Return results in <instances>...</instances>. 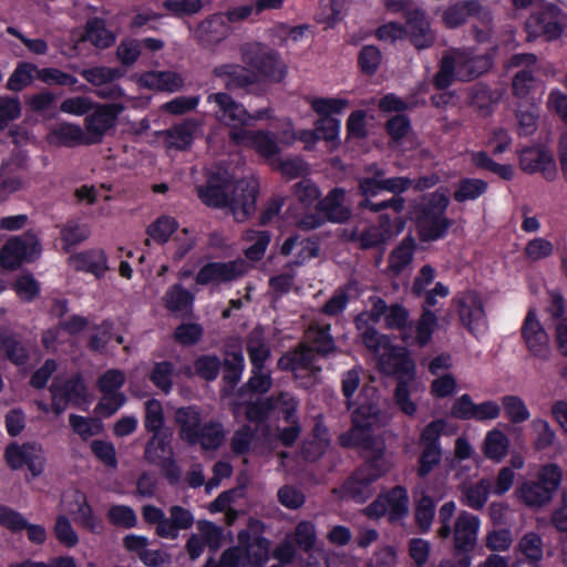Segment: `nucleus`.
I'll return each mask as SVG.
<instances>
[{
    "label": "nucleus",
    "mask_w": 567,
    "mask_h": 567,
    "mask_svg": "<svg viewBox=\"0 0 567 567\" xmlns=\"http://www.w3.org/2000/svg\"><path fill=\"white\" fill-rule=\"evenodd\" d=\"M260 193L258 181L243 178L234 183L226 169H217L207 176L205 185L197 187V196L208 207L229 206L238 223L248 220L257 210Z\"/></svg>",
    "instance_id": "obj_1"
},
{
    "label": "nucleus",
    "mask_w": 567,
    "mask_h": 567,
    "mask_svg": "<svg viewBox=\"0 0 567 567\" xmlns=\"http://www.w3.org/2000/svg\"><path fill=\"white\" fill-rule=\"evenodd\" d=\"M196 125L189 121L173 125L165 131L167 146L177 151L188 150L194 142Z\"/></svg>",
    "instance_id": "obj_41"
},
{
    "label": "nucleus",
    "mask_w": 567,
    "mask_h": 567,
    "mask_svg": "<svg viewBox=\"0 0 567 567\" xmlns=\"http://www.w3.org/2000/svg\"><path fill=\"white\" fill-rule=\"evenodd\" d=\"M278 403L279 401L275 396L247 402L245 406V417L249 422L264 423L268 420L270 413L277 409Z\"/></svg>",
    "instance_id": "obj_51"
},
{
    "label": "nucleus",
    "mask_w": 567,
    "mask_h": 567,
    "mask_svg": "<svg viewBox=\"0 0 567 567\" xmlns=\"http://www.w3.org/2000/svg\"><path fill=\"white\" fill-rule=\"evenodd\" d=\"M229 34V25L219 14H213L200 22L198 38L203 45L213 47L220 43Z\"/></svg>",
    "instance_id": "obj_32"
},
{
    "label": "nucleus",
    "mask_w": 567,
    "mask_h": 567,
    "mask_svg": "<svg viewBox=\"0 0 567 567\" xmlns=\"http://www.w3.org/2000/svg\"><path fill=\"white\" fill-rule=\"evenodd\" d=\"M509 440L504 432L494 429L487 432L483 452L485 456L493 461H502L508 453Z\"/></svg>",
    "instance_id": "obj_45"
},
{
    "label": "nucleus",
    "mask_w": 567,
    "mask_h": 567,
    "mask_svg": "<svg viewBox=\"0 0 567 567\" xmlns=\"http://www.w3.org/2000/svg\"><path fill=\"white\" fill-rule=\"evenodd\" d=\"M388 507V520L398 523L409 514V494L404 486L395 485L381 494Z\"/></svg>",
    "instance_id": "obj_31"
},
{
    "label": "nucleus",
    "mask_w": 567,
    "mask_h": 567,
    "mask_svg": "<svg viewBox=\"0 0 567 567\" xmlns=\"http://www.w3.org/2000/svg\"><path fill=\"white\" fill-rule=\"evenodd\" d=\"M80 74L89 83L99 87L95 94L101 99L117 100L125 95L122 86L114 83L115 80L124 76L121 68L93 66L81 70Z\"/></svg>",
    "instance_id": "obj_14"
},
{
    "label": "nucleus",
    "mask_w": 567,
    "mask_h": 567,
    "mask_svg": "<svg viewBox=\"0 0 567 567\" xmlns=\"http://www.w3.org/2000/svg\"><path fill=\"white\" fill-rule=\"evenodd\" d=\"M436 501L433 496L422 493L414 505V522L422 534L431 530L435 518Z\"/></svg>",
    "instance_id": "obj_38"
},
{
    "label": "nucleus",
    "mask_w": 567,
    "mask_h": 567,
    "mask_svg": "<svg viewBox=\"0 0 567 567\" xmlns=\"http://www.w3.org/2000/svg\"><path fill=\"white\" fill-rule=\"evenodd\" d=\"M502 405L506 417L514 424L523 423L530 417L525 402L518 395H504Z\"/></svg>",
    "instance_id": "obj_60"
},
{
    "label": "nucleus",
    "mask_w": 567,
    "mask_h": 567,
    "mask_svg": "<svg viewBox=\"0 0 567 567\" xmlns=\"http://www.w3.org/2000/svg\"><path fill=\"white\" fill-rule=\"evenodd\" d=\"M245 239L254 240V244L245 250L247 259L251 261L261 260L271 239L270 233L268 230L249 229L245 234Z\"/></svg>",
    "instance_id": "obj_56"
},
{
    "label": "nucleus",
    "mask_w": 567,
    "mask_h": 567,
    "mask_svg": "<svg viewBox=\"0 0 567 567\" xmlns=\"http://www.w3.org/2000/svg\"><path fill=\"white\" fill-rule=\"evenodd\" d=\"M461 323L476 336L486 329V313L483 300L475 290H465L453 298Z\"/></svg>",
    "instance_id": "obj_10"
},
{
    "label": "nucleus",
    "mask_w": 567,
    "mask_h": 567,
    "mask_svg": "<svg viewBox=\"0 0 567 567\" xmlns=\"http://www.w3.org/2000/svg\"><path fill=\"white\" fill-rule=\"evenodd\" d=\"M239 544L244 547L243 554L247 557L248 561L257 567L262 566L269 554V540L264 536L250 537L247 530L238 533Z\"/></svg>",
    "instance_id": "obj_29"
},
{
    "label": "nucleus",
    "mask_w": 567,
    "mask_h": 567,
    "mask_svg": "<svg viewBox=\"0 0 567 567\" xmlns=\"http://www.w3.org/2000/svg\"><path fill=\"white\" fill-rule=\"evenodd\" d=\"M480 518L466 511H462L454 524L452 532L454 549L460 551H473L477 543Z\"/></svg>",
    "instance_id": "obj_21"
},
{
    "label": "nucleus",
    "mask_w": 567,
    "mask_h": 567,
    "mask_svg": "<svg viewBox=\"0 0 567 567\" xmlns=\"http://www.w3.org/2000/svg\"><path fill=\"white\" fill-rule=\"evenodd\" d=\"M501 414V406L493 400L475 403L467 393L462 394L452 404L451 416L461 420L485 422L495 420Z\"/></svg>",
    "instance_id": "obj_17"
},
{
    "label": "nucleus",
    "mask_w": 567,
    "mask_h": 567,
    "mask_svg": "<svg viewBox=\"0 0 567 567\" xmlns=\"http://www.w3.org/2000/svg\"><path fill=\"white\" fill-rule=\"evenodd\" d=\"M406 34L411 43L419 50L427 49L433 44V37L430 34V23L422 9L414 8L406 14Z\"/></svg>",
    "instance_id": "obj_26"
},
{
    "label": "nucleus",
    "mask_w": 567,
    "mask_h": 567,
    "mask_svg": "<svg viewBox=\"0 0 567 567\" xmlns=\"http://www.w3.org/2000/svg\"><path fill=\"white\" fill-rule=\"evenodd\" d=\"M450 198L440 189L427 193L413 205L412 220L422 243L443 239L449 234L454 220L446 216Z\"/></svg>",
    "instance_id": "obj_2"
},
{
    "label": "nucleus",
    "mask_w": 567,
    "mask_h": 567,
    "mask_svg": "<svg viewBox=\"0 0 567 567\" xmlns=\"http://www.w3.org/2000/svg\"><path fill=\"white\" fill-rule=\"evenodd\" d=\"M171 441L172 434L167 432L153 433L145 446V458L154 464L167 455H173Z\"/></svg>",
    "instance_id": "obj_47"
},
{
    "label": "nucleus",
    "mask_w": 567,
    "mask_h": 567,
    "mask_svg": "<svg viewBox=\"0 0 567 567\" xmlns=\"http://www.w3.org/2000/svg\"><path fill=\"white\" fill-rule=\"evenodd\" d=\"M213 74L229 91L247 89L257 83V74L240 64L225 63L214 68Z\"/></svg>",
    "instance_id": "obj_25"
},
{
    "label": "nucleus",
    "mask_w": 567,
    "mask_h": 567,
    "mask_svg": "<svg viewBox=\"0 0 567 567\" xmlns=\"http://www.w3.org/2000/svg\"><path fill=\"white\" fill-rule=\"evenodd\" d=\"M173 362L164 360L154 363L148 379L158 390L168 394L173 389Z\"/></svg>",
    "instance_id": "obj_53"
},
{
    "label": "nucleus",
    "mask_w": 567,
    "mask_h": 567,
    "mask_svg": "<svg viewBox=\"0 0 567 567\" xmlns=\"http://www.w3.org/2000/svg\"><path fill=\"white\" fill-rule=\"evenodd\" d=\"M207 102L215 105L216 118L231 130H244L243 126H249L250 113L228 93H212L207 96Z\"/></svg>",
    "instance_id": "obj_16"
},
{
    "label": "nucleus",
    "mask_w": 567,
    "mask_h": 567,
    "mask_svg": "<svg viewBox=\"0 0 567 567\" xmlns=\"http://www.w3.org/2000/svg\"><path fill=\"white\" fill-rule=\"evenodd\" d=\"M444 419H435L427 423L419 436L421 452L417 458L416 475L419 478L427 477L442 462L443 449L441 437L446 429Z\"/></svg>",
    "instance_id": "obj_6"
},
{
    "label": "nucleus",
    "mask_w": 567,
    "mask_h": 567,
    "mask_svg": "<svg viewBox=\"0 0 567 567\" xmlns=\"http://www.w3.org/2000/svg\"><path fill=\"white\" fill-rule=\"evenodd\" d=\"M41 252L38 236L31 230L22 236L9 238L0 248V266L6 270H17L24 262L33 261Z\"/></svg>",
    "instance_id": "obj_8"
},
{
    "label": "nucleus",
    "mask_w": 567,
    "mask_h": 567,
    "mask_svg": "<svg viewBox=\"0 0 567 567\" xmlns=\"http://www.w3.org/2000/svg\"><path fill=\"white\" fill-rule=\"evenodd\" d=\"M416 250L415 239L408 235L389 255L388 270L394 276L401 275L411 265Z\"/></svg>",
    "instance_id": "obj_30"
},
{
    "label": "nucleus",
    "mask_w": 567,
    "mask_h": 567,
    "mask_svg": "<svg viewBox=\"0 0 567 567\" xmlns=\"http://www.w3.org/2000/svg\"><path fill=\"white\" fill-rule=\"evenodd\" d=\"M0 358L17 367L25 365L30 359L25 346L8 329L0 328Z\"/></svg>",
    "instance_id": "obj_28"
},
{
    "label": "nucleus",
    "mask_w": 567,
    "mask_h": 567,
    "mask_svg": "<svg viewBox=\"0 0 567 567\" xmlns=\"http://www.w3.org/2000/svg\"><path fill=\"white\" fill-rule=\"evenodd\" d=\"M194 295L181 284L171 286L165 296V308L171 312H181L190 308L194 303Z\"/></svg>",
    "instance_id": "obj_48"
},
{
    "label": "nucleus",
    "mask_w": 567,
    "mask_h": 567,
    "mask_svg": "<svg viewBox=\"0 0 567 567\" xmlns=\"http://www.w3.org/2000/svg\"><path fill=\"white\" fill-rule=\"evenodd\" d=\"M12 288L19 299L27 303L34 301L41 293L40 282L30 272L20 275Z\"/></svg>",
    "instance_id": "obj_54"
},
{
    "label": "nucleus",
    "mask_w": 567,
    "mask_h": 567,
    "mask_svg": "<svg viewBox=\"0 0 567 567\" xmlns=\"http://www.w3.org/2000/svg\"><path fill=\"white\" fill-rule=\"evenodd\" d=\"M69 264L78 272L93 275L96 279L104 277L109 270L107 256L102 248L85 249L70 256Z\"/></svg>",
    "instance_id": "obj_23"
},
{
    "label": "nucleus",
    "mask_w": 567,
    "mask_h": 567,
    "mask_svg": "<svg viewBox=\"0 0 567 567\" xmlns=\"http://www.w3.org/2000/svg\"><path fill=\"white\" fill-rule=\"evenodd\" d=\"M437 326L436 315L426 307H423V311L416 323L413 322V339L419 347H425L432 339L435 328Z\"/></svg>",
    "instance_id": "obj_43"
},
{
    "label": "nucleus",
    "mask_w": 567,
    "mask_h": 567,
    "mask_svg": "<svg viewBox=\"0 0 567 567\" xmlns=\"http://www.w3.org/2000/svg\"><path fill=\"white\" fill-rule=\"evenodd\" d=\"M386 364L390 368V372L399 377L413 378L415 374V363L405 347H390L386 355Z\"/></svg>",
    "instance_id": "obj_35"
},
{
    "label": "nucleus",
    "mask_w": 567,
    "mask_h": 567,
    "mask_svg": "<svg viewBox=\"0 0 567 567\" xmlns=\"http://www.w3.org/2000/svg\"><path fill=\"white\" fill-rule=\"evenodd\" d=\"M69 423L74 433L83 441L99 434L102 431V422L99 419L84 417L78 414H70Z\"/></svg>",
    "instance_id": "obj_63"
},
{
    "label": "nucleus",
    "mask_w": 567,
    "mask_h": 567,
    "mask_svg": "<svg viewBox=\"0 0 567 567\" xmlns=\"http://www.w3.org/2000/svg\"><path fill=\"white\" fill-rule=\"evenodd\" d=\"M178 437L188 446L199 445L204 451L217 450L225 440L223 424L209 420L203 422L200 408L192 404L175 411Z\"/></svg>",
    "instance_id": "obj_3"
},
{
    "label": "nucleus",
    "mask_w": 567,
    "mask_h": 567,
    "mask_svg": "<svg viewBox=\"0 0 567 567\" xmlns=\"http://www.w3.org/2000/svg\"><path fill=\"white\" fill-rule=\"evenodd\" d=\"M204 334V329L199 323L182 322L173 333L174 340L183 347H192L197 344Z\"/></svg>",
    "instance_id": "obj_62"
},
{
    "label": "nucleus",
    "mask_w": 567,
    "mask_h": 567,
    "mask_svg": "<svg viewBox=\"0 0 567 567\" xmlns=\"http://www.w3.org/2000/svg\"><path fill=\"white\" fill-rule=\"evenodd\" d=\"M471 163L476 168L488 171L504 181H512L514 178V169L511 164L495 162L485 151L472 152Z\"/></svg>",
    "instance_id": "obj_42"
},
{
    "label": "nucleus",
    "mask_w": 567,
    "mask_h": 567,
    "mask_svg": "<svg viewBox=\"0 0 567 567\" xmlns=\"http://www.w3.org/2000/svg\"><path fill=\"white\" fill-rule=\"evenodd\" d=\"M488 189V183L481 178L463 177L458 181L453 192V199L456 203L476 200Z\"/></svg>",
    "instance_id": "obj_37"
},
{
    "label": "nucleus",
    "mask_w": 567,
    "mask_h": 567,
    "mask_svg": "<svg viewBox=\"0 0 567 567\" xmlns=\"http://www.w3.org/2000/svg\"><path fill=\"white\" fill-rule=\"evenodd\" d=\"M241 60L262 78L281 82L287 75V66L278 52L260 43H246L240 48Z\"/></svg>",
    "instance_id": "obj_7"
},
{
    "label": "nucleus",
    "mask_w": 567,
    "mask_h": 567,
    "mask_svg": "<svg viewBox=\"0 0 567 567\" xmlns=\"http://www.w3.org/2000/svg\"><path fill=\"white\" fill-rule=\"evenodd\" d=\"M348 239L351 243H358L361 250L379 249L383 254L388 240V231L377 226H370L362 231L353 229Z\"/></svg>",
    "instance_id": "obj_34"
},
{
    "label": "nucleus",
    "mask_w": 567,
    "mask_h": 567,
    "mask_svg": "<svg viewBox=\"0 0 567 567\" xmlns=\"http://www.w3.org/2000/svg\"><path fill=\"white\" fill-rule=\"evenodd\" d=\"M382 62V53L375 45H363L358 54V66L362 74L372 76Z\"/></svg>",
    "instance_id": "obj_58"
},
{
    "label": "nucleus",
    "mask_w": 567,
    "mask_h": 567,
    "mask_svg": "<svg viewBox=\"0 0 567 567\" xmlns=\"http://www.w3.org/2000/svg\"><path fill=\"white\" fill-rule=\"evenodd\" d=\"M178 221L174 217L162 215L147 226L146 234L155 243L164 245L178 229Z\"/></svg>",
    "instance_id": "obj_49"
},
{
    "label": "nucleus",
    "mask_w": 567,
    "mask_h": 567,
    "mask_svg": "<svg viewBox=\"0 0 567 567\" xmlns=\"http://www.w3.org/2000/svg\"><path fill=\"white\" fill-rule=\"evenodd\" d=\"M107 519L115 527L133 528L137 525L135 511L128 505H112L107 511Z\"/></svg>",
    "instance_id": "obj_61"
},
{
    "label": "nucleus",
    "mask_w": 567,
    "mask_h": 567,
    "mask_svg": "<svg viewBox=\"0 0 567 567\" xmlns=\"http://www.w3.org/2000/svg\"><path fill=\"white\" fill-rule=\"evenodd\" d=\"M246 350L254 369H265V363L270 357V349L267 346L261 332L252 331L246 342Z\"/></svg>",
    "instance_id": "obj_44"
},
{
    "label": "nucleus",
    "mask_w": 567,
    "mask_h": 567,
    "mask_svg": "<svg viewBox=\"0 0 567 567\" xmlns=\"http://www.w3.org/2000/svg\"><path fill=\"white\" fill-rule=\"evenodd\" d=\"M4 460L12 471L25 466L33 477L42 475L47 464L43 446L34 441L22 444L9 443L4 449Z\"/></svg>",
    "instance_id": "obj_9"
},
{
    "label": "nucleus",
    "mask_w": 567,
    "mask_h": 567,
    "mask_svg": "<svg viewBox=\"0 0 567 567\" xmlns=\"http://www.w3.org/2000/svg\"><path fill=\"white\" fill-rule=\"evenodd\" d=\"M220 368L221 361L216 354H200L194 360V371H192L190 367H187L185 368L184 373L187 377H190L194 373L206 382H213L218 378Z\"/></svg>",
    "instance_id": "obj_36"
},
{
    "label": "nucleus",
    "mask_w": 567,
    "mask_h": 567,
    "mask_svg": "<svg viewBox=\"0 0 567 567\" xmlns=\"http://www.w3.org/2000/svg\"><path fill=\"white\" fill-rule=\"evenodd\" d=\"M244 274V266L237 260L210 261L200 267L195 281L199 286L220 285L235 281Z\"/></svg>",
    "instance_id": "obj_18"
},
{
    "label": "nucleus",
    "mask_w": 567,
    "mask_h": 567,
    "mask_svg": "<svg viewBox=\"0 0 567 567\" xmlns=\"http://www.w3.org/2000/svg\"><path fill=\"white\" fill-rule=\"evenodd\" d=\"M50 142L66 147L86 145V135L79 125L62 123L51 131Z\"/></svg>",
    "instance_id": "obj_39"
},
{
    "label": "nucleus",
    "mask_w": 567,
    "mask_h": 567,
    "mask_svg": "<svg viewBox=\"0 0 567 567\" xmlns=\"http://www.w3.org/2000/svg\"><path fill=\"white\" fill-rule=\"evenodd\" d=\"M520 169L529 175L542 174L547 182L556 179L558 171L553 153L545 146H528L518 156Z\"/></svg>",
    "instance_id": "obj_15"
},
{
    "label": "nucleus",
    "mask_w": 567,
    "mask_h": 567,
    "mask_svg": "<svg viewBox=\"0 0 567 567\" xmlns=\"http://www.w3.org/2000/svg\"><path fill=\"white\" fill-rule=\"evenodd\" d=\"M92 113L85 117L86 145L99 144L106 132L116 125L123 105L116 103L94 104Z\"/></svg>",
    "instance_id": "obj_13"
},
{
    "label": "nucleus",
    "mask_w": 567,
    "mask_h": 567,
    "mask_svg": "<svg viewBox=\"0 0 567 567\" xmlns=\"http://www.w3.org/2000/svg\"><path fill=\"white\" fill-rule=\"evenodd\" d=\"M35 64L30 62H20L8 79L7 89L13 92H20L29 86L33 81V72L37 73Z\"/></svg>",
    "instance_id": "obj_57"
},
{
    "label": "nucleus",
    "mask_w": 567,
    "mask_h": 567,
    "mask_svg": "<svg viewBox=\"0 0 567 567\" xmlns=\"http://www.w3.org/2000/svg\"><path fill=\"white\" fill-rule=\"evenodd\" d=\"M69 514L72 516L74 523L81 528L96 535L103 533V519L94 513L93 507L89 503L84 493L80 491L75 492L74 499L70 504Z\"/></svg>",
    "instance_id": "obj_22"
},
{
    "label": "nucleus",
    "mask_w": 567,
    "mask_h": 567,
    "mask_svg": "<svg viewBox=\"0 0 567 567\" xmlns=\"http://www.w3.org/2000/svg\"><path fill=\"white\" fill-rule=\"evenodd\" d=\"M229 138L236 145L254 148L259 155L271 158L280 153L276 138L265 131L231 130Z\"/></svg>",
    "instance_id": "obj_19"
},
{
    "label": "nucleus",
    "mask_w": 567,
    "mask_h": 567,
    "mask_svg": "<svg viewBox=\"0 0 567 567\" xmlns=\"http://www.w3.org/2000/svg\"><path fill=\"white\" fill-rule=\"evenodd\" d=\"M86 35L90 41L99 48H109L114 42V37L106 29L105 22L101 18H93L86 22Z\"/></svg>",
    "instance_id": "obj_59"
},
{
    "label": "nucleus",
    "mask_w": 567,
    "mask_h": 567,
    "mask_svg": "<svg viewBox=\"0 0 567 567\" xmlns=\"http://www.w3.org/2000/svg\"><path fill=\"white\" fill-rule=\"evenodd\" d=\"M391 462L381 456V451L374 457L364 462L344 481L346 494L355 503H365L374 493L373 484L391 470Z\"/></svg>",
    "instance_id": "obj_4"
},
{
    "label": "nucleus",
    "mask_w": 567,
    "mask_h": 567,
    "mask_svg": "<svg viewBox=\"0 0 567 567\" xmlns=\"http://www.w3.org/2000/svg\"><path fill=\"white\" fill-rule=\"evenodd\" d=\"M457 69L455 60L453 59L451 50L445 52L440 60L439 70L433 76V85L436 90L444 91L449 89L454 81H458Z\"/></svg>",
    "instance_id": "obj_46"
},
{
    "label": "nucleus",
    "mask_w": 567,
    "mask_h": 567,
    "mask_svg": "<svg viewBox=\"0 0 567 567\" xmlns=\"http://www.w3.org/2000/svg\"><path fill=\"white\" fill-rule=\"evenodd\" d=\"M346 190L334 187L316 204V209L322 213L327 221L344 224L351 218V209L344 205Z\"/></svg>",
    "instance_id": "obj_24"
},
{
    "label": "nucleus",
    "mask_w": 567,
    "mask_h": 567,
    "mask_svg": "<svg viewBox=\"0 0 567 567\" xmlns=\"http://www.w3.org/2000/svg\"><path fill=\"white\" fill-rule=\"evenodd\" d=\"M354 284L347 282L338 287L332 296L324 302L321 312L328 317H337L341 315L348 307L350 301V291L353 290Z\"/></svg>",
    "instance_id": "obj_50"
},
{
    "label": "nucleus",
    "mask_w": 567,
    "mask_h": 567,
    "mask_svg": "<svg viewBox=\"0 0 567 567\" xmlns=\"http://www.w3.org/2000/svg\"><path fill=\"white\" fill-rule=\"evenodd\" d=\"M340 443L344 447H358L367 453V457H374L379 451L381 456L385 457V447L383 443H377L372 429H357L352 425L351 430L340 436Z\"/></svg>",
    "instance_id": "obj_27"
},
{
    "label": "nucleus",
    "mask_w": 567,
    "mask_h": 567,
    "mask_svg": "<svg viewBox=\"0 0 567 567\" xmlns=\"http://www.w3.org/2000/svg\"><path fill=\"white\" fill-rule=\"evenodd\" d=\"M56 390L60 392V398L63 402H71L78 405L86 401L87 386L81 373H75L66 379L62 384H56Z\"/></svg>",
    "instance_id": "obj_40"
},
{
    "label": "nucleus",
    "mask_w": 567,
    "mask_h": 567,
    "mask_svg": "<svg viewBox=\"0 0 567 567\" xmlns=\"http://www.w3.org/2000/svg\"><path fill=\"white\" fill-rule=\"evenodd\" d=\"M520 559L540 563L544 556L543 538L535 532L526 533L518 542Z\"/></svg>",
    "instance_id": "obj_55"
},
{
    "label": "nucleus",
    "mask_w": 567,
    "mask_h": 567,
    "mask_svg": "<svg viewBox=\"0 0 567 567\" xmlns=\"http://www.w3.org/2000/svg\"><path fill=\"white\" fill-rule=\"evenodd\" d=\"M384 321L388 329L400 331L401 340L404 343L411 342L413 339V321L410 320V312L403 305H390Z\"/></svg>",
    "instance_id": "obj_33"
},
{
    "label": "nucleus",
    "mask_w": 567,
    "mask_h": 567,
    "mask_svg": "<svg viewBox=\"0 0 567 567\" xmlns=\"http://www.w3.org/2000/svg\"><path fill=\"white\" fill-rule=\"evenodd\" d=\"M341 123L332 116L320 117L315 123V128L307 134L313 136L315 141L323 140L329 143H338Z\"/></svg>",
    "instance_id": "obj_52"
},
{
    "label": "nucleus",
    "mask_w": 567,
    "mask_h": 567,
    "mask_svg": "<svg viewBox=\"0 0 567 567\" xmlns=\"http://www.w3.org/2000/svg\"><path fill=\"white\" fill-rule=\"evenodd\" d=\"M522 498L529 506H543L550 502L553 493L547 487H542L535 481L526 482L522 488Z\"/></svg>",
    "instance_id": "obj_64"
},
{
    "label": "nucleus",
    "mask_w": 567,
    "mask_h": 567,
    "mask_svg": "<svg viewBox=\"0 0 567 567\" xmlns=\"http://www.w3.org/2000/svg\"><path fill=\"white\" fill-rule=\"evenodd\" d=\"M567 27V16L555 3H545L530 13L525 21L526 40L528 42L542 39L544 42L559 40Z\"/></svg>",
    "instance_id": "obj_5"
},
{
    "label": "nucleus",
    "mask_w": 567,
    "mask_h": 567,
    "mask_svg": "<svg viewBox=\"0 0 567 567\" xmlns=\"http://www.w3.org/2000/svg\"><path fill=\"white\" fill-rule=\"evenodd\" d=\"M520 337L532 357L540 361H549L551 357L550 338L537 318L534 308L528 309L522 327Z\"/></svg>",
    "instance_id": "obj_11"
},
{
    "label": "nucleus",
    "mask_w": 567,
    "mask_h": 567,
    "mask_svg": "<svg viewBox=\"0 0 567 567\" xmlns=\"http://www.w3.org/2000/svg\"><path fill=\"white\" fill-rule=\"evenodd\" d=\"M460 82H471L487 73L494 64V54L477 53L473 48L451 49Z\"/></svg>",
    "instance_id": "obj_12"
},
{
    "label": "nucleus",
    "mask_w": 567,
    "mask_h": 567,
    "mask_svg": "<svg viewBox=\"0 0 567 567\" xmlns=\"http://www.w3.org/2000/svg\"><path fill=\"white\" fill-rule=\"evenodd\" d=\"M470 18L485 21L491 20V14L485 11L478 0H460L449 6L442 13V20L449 29L463 25Z\"/></svg>",
    "instance_id": "obj_20"
}]
</instances>
